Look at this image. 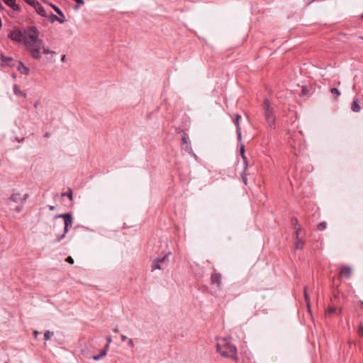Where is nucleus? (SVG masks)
I'll return each instance as SVG.
<instances>
[{"instance_id": "1", "label": "nucleus", "mask_w": 363, "mask_h": 363, "mask_svg": "<svg viewBox=\"0 0 363 363\" xmlns=\"http://www.w3.org/2000/svg\"><path fill=\"white\" fill-rule=\"evenodd\" d=\"M23 41L32 57L36 60L40 59L43 40L39 39V31L36 27L31 26L28 29Z\"/></svg>"}, {"instance_id": "2", "label": "nucleus", "mask_w": 363, "mask_h": 363, "mask_svg": "<svg viewBox=\"0 0 363 363\" xmlns=\"http://www.w3.org/2000/svg\"><path fill=\"white\" fill-rule=\"evenodd\" d=\"M217 351L225 357L237 359V348L235 346L230 343L225 338L223 339V343H217Z\"/></svg>"}, {"instance_id": "3", "label": "nucleus", "mask_w": 363, "mask_h": 363, "mask_svg": "<svg viewBox=\"0 0 363 363\" xmlns=\"http://www.w3.org/2000/svg\"><path fill=\"white\" fill-rule=\"evenodd\" d=\"M262 109L264 111V115L266 121L268 123L269 127L271 129H275L276 123H275V115L274 111V107L271 103V101L268 99H265L262 105Z\"/></svg>"}, {"instance_id": "4", "label": "nucleus", "mask_w": 363, "mask_h": 363, "mask_svg": "<svg viewBox=\"0 0 363 363\" xmlns=\"http://www.w3.org/2000/svg\"><path fill=\"white\" fill-rule=\"evenodd\" d=\"M55 219L57 218H63L64 219V233L61 235H58L55 240V242H58L61 241L63 238H65L66 234L68 233L69 228L72 225L73 223V218L71 213H67L63 214H58L56 215L54 218Z\"/></svg>"}, {"instance_id": "5", "label": "nucleus", "mask_w": 363, "mask_h": 363, "mask_svg": "<svg viewBox=\"0 0 363 363\" xmlns=\"http://www.w3.org/2000/svg\"><path fill=\"white\" fill-rule=\"evenodd\" d=\"M28 198V194H21L20 193H13L9 199L16 203H23L24 202H26V201L27 200V199Z\"/></svg>"}, {"instance_id": "6", "label": "nucleus", "mask_w": 363, "mask_h": 363, "mask_svg": "<svg viewBox=\"0 0 363 363\" xmlns=\"http://www.w3.org/2000/svg\"><path fill=\"white\" fill-rule=\"evenodd\" d=\"M169 255H165L162 258L155 259L152 264V271L163 269L162 264L168 259Z\"/></svg>"}, {"instance_id": "7", "label": "nucleus", "mask_w": 363, "mask_h": 363, "mask_svg": "<svg viewBox=\"0 0 363 363\" xmlns=\"http://www.w3.org/2000/svg\"><path fill=\"white\" fill-rule=\"evenodd\" d=\"M8 37L14 41L21 43L23 40V35L20 30H12L9 33Z\"/></svg>"}, {"instance_id": "8", "label": "nucleus", "mask_w": 363, "mask_h": 363, "mask_svg": "<svg viewBox=\"0 0 363 363\" xmlns=\"http://www.w3.org/2000/svg\"><path fill=\"white\" fill-rule=\"evenodd\" d=\"M33 7L35 9V10L36 11V12L40 15L41 16L43 17H46L47 16V13H46V11L45 9H44V7L40 4V3H39L38 1H37L36 3H35V5L33 6Z\"/></svg>"}, {"instance_id": "9", "label": "nucleus", "mask_w": 363, "mask_h": 363, "mask_svg": "<svg viewBox=\"0 0 363 363\" xmlns=\"http://www.w3.org/2000/svg\"><path fill=\"white\" fill-rule=\"evenodd\" d=\"M211 282L212 284H216L218 286H220L221 284V274L213 273L211 277Z\"/></svg>"}, {"instance_id": "10", "label": "nucleus", "mask_w": 363, "mask_h": 363, "mask_svg": "<svg viewBox=\"0 0 363 363\" xmlns=\"http://www.w3.org/2000/svg\"><path fill=\"white\" fill-rule=\"evenodd\" d=\"M4 2L9 7H11L13 11H20L19 6L16 3V0H3Z\"/></svg>"}, {"instance_id": "11", "label": "nucleus", "mask_w": 363, "mask_h": 363, "mask_svg": "<svg viewBox=\"0 0 363 363\" xmlns=\"http://www.w3.org/2000/svg\"><path fill=\"white\" fill-rule=\"evenodd\" d=\"M17 70L23 74L28 75L30 69L28 67L25 66L23 62H20L17 66Z\"/></svg>"}, {"instance_id": "12", "label": "nucleus", "mask_w": 363, "mask_h": 363, "mask_svg": "<svg viewBox=\"0 0 363 363\" xmlns=\"http://www.w3.org/2000/svg\"><path fill=\"white\" fill-rule=\"evenodd\" d=\"M340 274L342 276H345L346 277H350L352 274V269L350 267L345 266L343 267L340 271Z\"/></svg>"}, {"instance_id": "13", "label": "nucleus", "mask_w": 363, "mask_h": 363, "mask_svg": "<svg viewBox=\"0 0 363 363\" xmlns=\"http://www.w3.org/2000/svg\"><path fill=\"white\" fill-rule=\"evenodd\" d=\"M291 224L294 227V229L296 230V234L297 235V236H298L299 235V233L301 230V228L300 225H298V221L297 218H293L291 219Z\"/></svg>"}, {"instance_id": "14", "label": "nucleus", "mask_w": 363, "mask_h": 363, "mask_svg": "<svg viewBox=\"0 0 363 363\" xmlns=\"http://www.w3.org/2000/svg\"><path fill=\"white\" fill-rule=\"evenodd\" d=\"M351 109L353 112H355V113H358L361 110V106L359 105V100L358 99H356L354 100L352 104V106H351Z\"/></svg>"}, {"instance_id": "15", "label": "nucleus", "mask_w": 363, "mask_h": 363, "mask_svg": "<svg viewBox=\"0 0 363 363\" xmlns=\"http://www.w3.org/2000/svg\"><path fill=\"white\" fill-rule=\"evenodd\" d=\"M49 19L50 21L53 23L55 21H58L59 23H63L65 21V18H62L60 17H58L56 15H55L54 13H51L50 16H49Z\"/></svg>"}, {"instance_id": "16", "label": "nucleus", "mask_w": 363, "mask_h": 363, "mask_svg": "<svg viewBox=\"0 0 363 363\" xmlns=\"http://www.w3.org/2000/svg\"><path fill=\"white\" fill-rule=\"evenodd\" d=\"M13 93L16 96H22L23 98L26 97V94L21 91L16 84H14L13 86Z\"/></svg>"}, {"instance_id": "17", "label": "nucleus", "mask_w": 363, "mask_h": 363, "mask_svg": "<svg viewBox=\"0 0 363 363\" xmlns=\"http://www.w3.org/2000/svg\"><path fill=\"white\" fill-rule=\"evenodd\" d=\"M1 60L4 63L6 64L7 65L11 67L13 65L11 62H13V58L11 57H6L3 55H1Z\"/></svg>"}, {"instance_id": "18", "label": "nucleus", "mask_w": 363, "mask_h": 363, "mask_svg": "<svg viewBox=\"0 0 363 363\" xmlns=\"http://www.w3.org/2000/svg\"><path fill=\"white\" fill-rule=\"evenodd\" d=\"M107 348H104L99 354L94 355L93 357V359L99 360L101 358H102L107 354Z\"/></svg>"}, {"instance_id": "19", "label": "nucleus", "mask_w": 363, "mask_h": 363, "mask_svg": "<svg viewBox=\"0 0 363 363\" xmlns=\"http://www.w3.org/2000/svg\"><path fill=\"white\" fill-rule=\"evenodd\" d=\"M296 240H295V245H296V249H302L303 245H304V242L298 238V236H297V235L296 234Z\"/></svg>"}, {"instance_id": "20", "label": "nucleus", "mask_w": 363, "mask_h": 363, "mask_svg": "<svg viewBox=\"0 0 363 363\" xmlns=\"http://www.w3.org/2000/svg\"><path fill=\"white\" fill-rule=\"evenodd\" d=\"M50 5L55 10L56 13H57L60 16V18H65L64 13H62V11L60 10V9L59 7H57V6H55L53 4H50Z\"/></svg>"}, {"instance_id": "21", "label": "nucleus", "mask_w": 363, "mask_h": 363, "mask_svg": "<svg viewBox=\"0 0 363 363\" xmlns=\"http://www.w3.org/2000/svg\"><path fill=\"white\" fill-rule=\"evenodd\" d=\"M62 196H67L69 198V200H72V191L70 189H69L67 191L62 194Z\"/></svg>"}, {"instance_id": "22", "label": "nucleus", "mask_w": 363, "mask_h": 363, "mask_svg": "<svg viewBox=\"0 0 363 363\" xmlns=\"http://www.w3.org/2000/svg\"><path fill=\"white\" fill-rule=\"evenodd\" d=\"M330 92L335 97H337L340 95V91L336 88H332Z\"/></svg>"}, {"instance_id": "23", "label": "nucleus", "mask_w": 363, "mask_h": 363, "mask_svg": "<svg viewBox=\"0 0 363 363\" xmlns=\"http://www.w3.org/2000/svg\"><path fill=\"white\" fill-rule=\"evenodd\" d=\"M184 150H185L186 152H187L189 153H192L193 154V150H192V148H191L190 143H187V144H185ZM194 155L195 156L194 153Z\"/></svg>"}, {"instance_id": "24", "label": "nucleus", "mask_w": 363, "mask_h": 363, "mask_svg": "<svg viewBox=\"0 0 363 363\" xmlns=\"http://www.w3.org/2000/svg\"><path fill=\"white\" fill-rule=\"evenodd\" d=\"M182 141L183 143V144H187V143H189V136L186 135V134H183L182 135Z\"/></svg>"}, {"instance_id": "25", "label": "nucleus", "mask_w": 363, "mask_h": 363, "mask_svg": "<svg viewBox=\"0 0 363 363\" xmlns=\"http://www.w3.org/2000/svg\"><path fill=\"white\" fill-rule=\"evenodd\" d=\"M53 335V333L49 330H46L44 333V337L45 340H50V337Z\"/></svg>"}, {"instance_id": "26", "label": "nucleus", "mask_w": 363, "mask_h": 363, "mask_svg": "<svg viewBox=\"0 0 363 363\" xmlns=\"http://www.w3.org/2000/svg\"><path fill=\"white\" fill-rule=\"evenodd\" d=\"M327 227V223L325 222H321L318 225V229L319 230H324Z\"/></svg>"}, {"instance_id": "27", "label": "nucleus", "mask_w": 363, "mask_h": 363, "mask_svg": "<svg viewBox=\"0 0 363 363\" xmlns=\"http://www.w3.org/2000/svg\"><path fill=\"white\" fill-rule=\"evenodd\" d=\"M41 50H43V52L44 54H54L55 53V52L51 51L48 49H46L43 44V48H41Z\"/></svg>"}, {"instance_id": "28", "label": "nucleus", "mask_w": 363, "mask_h": 363, "mask_svg": "<svg viewBox=\"0 0 363 363\" xmlns=\"http://www.w3.org/2000/svg\"><path fill=\"white\" fill-rule=\"evenodd\" d=\"M236 133L238 135V140H241L242 139V135H241V130L240 125H238V128H236Z\"/></svg>"}, {"instance_id": "29", "label": "nucleus", "mask_w": 363, "mask_h": 363, "mask_svg": "<svg viewBox=\"0 0 363 363\" xmlns=\"http://www.w3.org/2000/svg\"><path fill=\"white\" fill-rule=\"evenodd\" d=\"M304 297H305V300H306V302L307 303V306L309 308V298H308V294L306 293V287L304 288Z\"/></svg>"}, {"instance_id": "30", "label": "nucleus", "mask_w": 363, "mask_h": 363, "mask_svg": "<svg viewBox=\"0 0 363 363\" xmlns=\"http://www.w3.org/2000/svg\"><path fill=\"white\" fill-rule=\"evenodd\" d=\"M240 154H241L242 157L243 158V160H245L246 157L245 156V149H244V146L243 145L240 146Z\"/></svg>"}, {"instance_id": "31", "label": "nucleus", "mask_w": 363, "mask_h": 363, "mask_svg": "<svg viewBox=\"0 0 363 363\" xmlns=\"http://www.w3.org/2000/svg\"><path fill=\"white\" fill-rule=\"evenodd\" d=\"M241 116L240 115H236L235 119V123L236 125V128H238V125H240L239 121L240 119Z\"/></svg>"}, {"instance_id": "32", "label": "nucleus", "mask_w": 363, "mask_h": 363, "mask_svg": "<svg viewBox=\"0 0 363 363\" xmlns=\"http://www.w3.org/2000/svg\"><path fill=\"white\" fill-rule=\"evenodd\" d=\"M28 4L30 5L31 6L35 5V3H36L38 1L36 0H24Z\"/></svg>"}, {"instance_id": "33", "label": "nucleus", "mask_w": 363, "mask_h": 363, "mask_svg": "<svg viewBox=\"0 0 363 363\" xmlns=\"http://www.w3.org/2000/svg\"><path fill=\"white\" fill-rule=\"evenodd\" d=\"M23 210V205L18 206L15 208V211L17 213H21Z\"/></svg>"}, {"instance_id": "34", "label": "nucleus", "mask_w": 363, "mask_h": 363, "mask_svg": "<svg viewBox=\"0 0 363 363\" xmlns=\"http://www.w3.org/2000/svg\"><path fill=\"white\" fill-rule=\"evenodd\" d=\"M106 341H107V345H106V347L104 348H108V346L109 345L111 344V341H112V339L110 336H108L106 337Z\"/></svg>"}, {"instance_id": "35", "label": "nucleus", "mask_w": 363, "mask_h": 363, "mask_svg": "<svg viewBox=\"0 0 363 363\" xmlns=\"http://www.w3.org/2000/svg\"><path fill=\"white\" fill-rule=\"evenodd\" d=\"M66 262L69 263V264H73L74 263V259L72 257L69 256V257H67L66 258Z\"/></svg>"}, {"instance_id": "36", "label": "nucleus", "mask_w": 363, "mask_h": 363, "mask_svg": "<svg viewBox=\"0 0 363 363\" xmlns=\"http://www.w3.org/2000/svg\"><path fill=\"white\" fill-rule=\"evenodd\" d=\"M335 311H336V309L335 307H330L328 309L327 312L329 313H333L335 312Z\"/></svg>"}, {"instance_id": "37", "label": "nucleus", "mask_w": 363, "mask_h": 363, "mask_svg": "<svg viewBox=\"0 0 363 363\" xmlns=\"http://www.w3.org/2000/svg\"><path fill=\"white\" fill-rule=\"evenodd\" d=\"M128 345L130 346V347H133L134 346V343H133V341L132 339H129L128 340Z\"/></svg>"}, {"instance_id": "38", "label": "nucleus", "mask_w": 363, "mask_h": 363, "mask_svg": "<svg viewBox=\"0 0 363 363\" xmlns=\"http://www.w3.org/2000/svg\"><path fill=\"white\" fill-rule=\"evenodd\" d=\"M122 341H125L127 339V337L125 335H121Z\"/></svg>"}, {"instance_id": "39", "label": "nucleus", "mask_w": 363, "mask_h": 363, "mask_svg": "<svg viewBox=\"0 0 363 363\" xmlns=\"http://www.w3.org/2000/svg\"><path fill=\"white\" fill-rule=\"evenodd\" d=\"M61 61L63 62H66V56L65 55H62V56Z\"/></svg>"}, {"instance_id": "40", "label": "nucleus", "mask_w": 363, "mask_h": 363, "mask_svg": "<svg viewBox=\"0 0 363 363\" xmlns=\"http://www.w3.org/2000/svg\"><path fill=\"white\" fill-rule=\"evenodd\" d=\"M38 334H39V333H38L37 330H35V331L33 332V335H34L35 338H36V337H37V336H38Z\"/></svg>"}, {"instance_id": "41", "label": "nucleus", "mask_w": 363, "mask_h": 363, "mask_svg": "<svg viewBox=\"0 0 363 363\" xmlns=\"http://www.w3.org/2000/svg\"><path fill=\"white\" fill-rule=\"evenodd\" d=\"M48 208H49L50 211H54V210H55V206H48Z\"/></svg>"}, {"instance_id": "42", "label": "nucleus", "mask_w": 363, "mask_h": 363, "mask_svg": "<svg viewBox=\"0 0 363 363\" xmlns=\"http://www.w3.org/2000/svg\"><path fill=\"white\" fill-rule=\"evenodd\" d=\"M113 332H115V333L118 332V328H113Z\"/></svg>"}, {"instance_id": "43", "label": "nucleus", "mask_w": 363, "mask_h": 363, "mask_svg": "<svg viewBox=\"0 0 363 363\" xmlns=\"http://www.w3.org/2000/svg\"><path fill=\"white\" fill-rule=\"evenodd\" d=\"M79 9V5L75 6V9Z\"/></svg>"}, {"instance_id": "44", "label": "nucleus", "mask_w": 363, "mask_h": 363, "mask_svg": "<svg viewBox=\"0 0 363 363\" xmlns=\"http://www.w3.org/2000/svg\"><path fill=\"white\" fill-rule=\"evenodd\" d=\"M362 331H363V326L362 327Z\"/></svg>"}, {"instance_id": "45", "label": "nucleus", "mask_w": 363, "mask_h": 363, "mask_svg": "<svg viewBox=\"0 0 363 363\" xmlns=\"http://www.w3.org/2000/svg\"><path fill=\"white\" fill-rule=\"evenodd\" d=\"M362 18H363V15L362 16Z\"/></svg>"}]
</instances>
